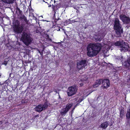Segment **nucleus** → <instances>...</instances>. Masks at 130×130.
<instances>
[{"label": "nucleus", "mask_w": 130, "mask_h": 130, "mask_svg": "<svg viewBox=\"0 0 130 130\" xmlns=\"http://www.w3.org/2000/svg\"><path fill=\"white\" fill-rule=\"evenodd\" d=\"M102 45L100 43H90L87 47V54L90 57L95 56L101 50Z\"/></svg>", "instance_id": "nucleus-1"}, {"label": "nucleus", "mask_w": 130, "mask_h": 130, "mask_svg": "<svg viewBox=\"0 0 130 130\" xmlns=\"http://www.w3.org/2000/svg\"><path fill=\"white\" fill-rule=\"evenodd\" d=\"M19 37L26 45L30 44L33 40L31 34L26 31H23Z\"/></svg>", "instance_id": "nucleus-2"}, {"label": "nucleus", "mask_w": 130, "mask_h": 130, "mask_svg": "<svg viewBox=\"0 0 130 130\" xmlns=\"http://www.w3.org/2000/svg\"><path fill=\"white\" fill-rule=\"evenodd\" d=\"M113 27L117 35V37H121V34L123 32V29L122 28V25L120 24V21L119 19L117 18L115 19Z\"/></svg>", "instance_id": "nucleus-3"}, {"label": "nucleus", "mask_w": 130, "mask_h": 130, "mask_svg": "<svg viewBox=\"0 0 130 130\" xmlns=\"http://www.w3.org/2000/svg\"><path fill=\"white\" fill-rule=\"evenodd\" d=\"M113 45L120 47L121 48L120 50L121 52H125L127 51H129V47L128 44L125 43L122 40L117 41L116 42L113 43Z\"/></svg>", "instance_id": "nucleus-4"}, {"label": "nucleus", "mask_w": 130, "mask_h": 130, "mask_svg": "<svg viewBox=\"0 0 130 130\" xmlns=\"http://www.w3.org/2000/svg\"><path fill=\"white\" fill-rule=\"evenodd\" d=\"M73 104H68L65 108H63L60 110V113L61 115L62 116H65L67 112L72 106Z\"/></svg>", "instance_id": "nucleus-5"}, {"label": "nucleus", "mask_w": 130, "mask_h": 130, "mask_svg": "<svg viewBox=\"0 0 130 130\" xmlns=\"http://www.w3.org/2000/svg\"><path fill=\"white\" fill-rule=\"evenodd\" d=\"M77 88L76 86H71L68 88L67 94L68 96H71L75 94L77 92Z\"/></svg>", "instance_id": "nucleus-6"}, {"label": "nucleus", "mask_w": 130, "mask_h": 130, "mask_svg": "<svg viewBox=\"0 0 130 130\" xmlns=\"http://www.w3.org/2000/svg\"><path fill=\"white\" fill-rule=\"evenodd\" d=\"M77 68L79 69H83L87 65V61L85 60H82L77 62Z\"/></svg>", "instance_id": "nucleus-7"}, {"label": "nucleus", "mask_w": 130, "mask_h": 130, "mask_svg": "<svg viewBox=\"0 0 130 130\" xmlns=\"http://www.w3.org/2000/svg\"><path fill=\"white\" fill-rule=\"evenodd\" d=\"M120 19L124 24H127L130 22V19L129 17L126 16L125 15L121 14L119 16Z\"/></svg>", "instance_id": "nucleus-8"}, {"label": "nucleus", "mask_w": 130, "mask_h": 130, "mask_svg": "<svg viewBox=\"0 0 130 130\" xmlns=\"http://www.w3.org/2000/svg\"><path fill=\"white\" fill-rule=\"evenodd\" d=\"M23 30V28L19 26H16L14 28V31L15 33L17 34L19 37L20 35L22 34Z\"/></svg>", "instance_id": "nucleus-9"}, {"label": "nucleus", "mask_w": 130, "mask_h": 130, "mask_svg": "<svg viewBox=\"0 0 130 130\" xmlns=\"http://www.w3.org/2000/svg\"><path fill=\"white\" fill-rule=\"evenodd\" d=\"M102 87L104 88H107L109 86V82L108 79H104L102 80Z\"/></svg>", "instance_id": "nucleus-10"}, {"label": "nucleus", "mask_w": 130, "mask_h": 130, "mask_svg": "<svg viewBox=\"0 0 130 130\" xmlns=\"http://www.w3.org/2000/svg\"><path fill=\"white\" fill-rule=\"evenodd\" d=\"M88 78L87 77H85L82 78L79 81V83L80 86H83L84 83L87 82Z\"/></svg>", "instance_id": "nucleus-11"}, {"label": "nucleus", "mask_w": 130, "mask_h": 130, "mask_svg": "<svg viewBox=\"0 0 130 130\" xmlns=\"http://www.w3.org/2000/svg\"><path fill=\"white\" fill-rule=\"evenodd\" d=\"M122 64L126 67L128 68L130 66V57H129L126 61L122 62Z\"/></svg>", "instance_id": "nucleus-12"}, {"label": "nucleus", "mask_w": 130, "mask_h": 130, "mask_svg": "<svg viewBox=\"0 0 130 130\" xmlns=\"http://www.w3.org/2000/svg\"><path fill=\"white\" fill-rule=\"evenodd\" d=\"M102 82V79L96 80L94 84L93 85V87L94 88L98 87L99 85L101 84Z\"/></svg>", "instance_id": "nucleus-13"}, {"label": "nucleus", "mask_w": 130, "mask_h": 130, "mask_svg": "<svg viewBox=\"0 0 130 130\" xmlns=\"http://www.w3.org/2000/svg\"><path fill=\"white\" fill-rule=\"evenodd\" d=\"M35 110L38 112H40L43 111L41 104L37 106L35 108Z\"/></svg>", "instance_id": "nucleus-14"}, {"label": "nucleus", "mask_w": 130, "mask_h": 130, "mask_svg": "<svg viewBox=\"0 0 130 130\" xmlns=\"http://www.w3.org/2000/svg\"><path fill=\"white\" fill-rule=\"evenodd\" d=\"M109 122L108 121H105L101 125V126L102 128L105 129L109 125Z\"/></svg>", "instance_id": "nucleus-15"}, {"label": "nucleus", "mask_w": 130, "mask_h": 130, "mask_svg": "<svg viewBox=\"0 0 130 130\" xmlns=\"http://www.w3.org/2000/svg\"><path fill=\"white\" fill-rule=\"evenodd\" d=\"M18 18L21 20H23L26 23L28 22L26 17L23 14L19 16Z\"/></svg>", "instance_id": "nucleus-16"}, {"label": "nucleus", "mask_w": 130, "mask_h": 130, "mask_svg": "<svg viewBox=\"0 0 130 130\" xmlns=\"http://www.w3.org/2000/svg\"><path fill=\"white\" fill-rule=\"evenodd\" d=\"M3 2L7 4H12L14 2L15 0H1Z\"/></svg>", "instance_id": "nucleus-17"}, {"label": "nucleus", "mask_w": 130, "mask_h": 130, "mask_svg": "<svg viewBox=\"0 0 130 130\" xmlns=\"http://www.w3.org/2000/svg\"><path fill=\"white\" fill-rule=\"evenodd\" d=\"M94 38L96 41H101L103 38V37L101 36L100 35L95 36Z\"/></svg>", "instance_id": "nucleus-18"}, {"label": "nucleus", "mask_w": 130, "mask_h": 130, "mask_svg": "<svg viewBox=\"0 0 130 130\" xmlns=\"http://www.w3.org/2000/svg\"><path fill=\"white\" fill-rule=\"evenodd\" d=\"M42 106V110H45L47 108L48 105L47 102H45L43 104H41Z\"/></svg>", "instance_id": "nucleus-19"}, {"label": "nucleus", "mask_w": 130, "mask_h": 130, "mask_svg": "<svg viewBox=\"0 0 130 130\" xmlns=\"http://www.w3.org/2000/svg\"><path fill=\"white\" fill-rule=\"evenodd\" d=\"M126 116L127 119L130 118V106L127 110Z\"/></svg>", "instance_id": "nucleus-20"}, {"label": "nucleus", "mask_w": 130, "mask_h": 130, "mask_svg": "<svg viewBox=\"0 0 130 130\" xmlns=\"http://www.w3.org/2000/svg\"><path fill=\"white\" fill-rule=\"evenodd\" d=\"M124 110L122 109H121L120 110V117L121 118V119L122 118V117L124 115Z\"/></svg>", "instance_id": "nucleus-21"}, {"label": "nucleus", "mask_w": 130, "mask_h": 130, "mask_svg": "<svg viewBox=\"0 0 130 130\" xmlns=\"http://www.w3.org/2000/svg\"><path fill=\"white\" fill-rule=\"evenodd\" d=\"M126 126H129L130 125V122L129 120L128 119L127 121H126Z\"/></svg>", "instance_id": "nucleus-22"}, {"label": "nucleus", "mask_w": 130, "mask_h": 130, "mask_svg": "<svg viewBox=\"0 0 130 130\" xmlns=\"http://www.w3.org/2000/svg\"><path fill=\"white\" fill-rule=\"evenodd\" d=\"M18 17H19V16L23 14L22 11H20L18 12Z\"/></svg>", "instance_id": "nucleus-23"}, {"label": "nucleus", "mask_w": 130, "mask_h": 130, "mask_svg": "<svg viewBox=\"0 0 130 130\" xmlns=\"http://www.w3.org/2000/svg\"><path fill=\"white\" fill-rule=\"evenodd\" d=\"M8 62L7 61H4L3 62L2 64H5V66H6L7 63Z\"/></svg>", "instance_id": "nucleus-24"}, {"label": "nucleus", "mask_w": 130, "mask_h": 130, "mask_svg": "<svg viewBox=\"0 0 130 130\" xmlns=\"http://www.w3.org/2000/svg\"><path fill=\"white\" fill-rule=\"evenodd\" d=\"M16 10L17 12L18 11V12L20 11H21L20 9H19L18 7L17 8Z\"/></svg>", "instance_id": "nucleus-25"}, {"label": "nucleus", "mask_w": 130, "mask_h": 130, "mask_svg": "<svg viewBox=\"0 0 130 130\" xmlns=\"http://www.w3.org/2000/svg\"><path fill=\"white\" fill-rule=\"evenodd\" d=\"M54 17L55 18V20H56V21H57L59 19L58 18V17L57 18H56L55 16V14L54 15Z\"/></svg>", "instance_id": "nucleus-26"}, {"label": "nucleus", "mask_w": 130, "mask_h": 130, "mask_svg": "<svg viewBox=\"0 0 130 130\" xmlns=\"http://www.w3.org/2000/svg\"><path fill=\"white\" fill-rule=\"evenodd\" d=\"M75 108H73V110H72V112H71V114H72V113L73 112V110Z\"/></svg>", "instance_id": "nucleus-27"}, {"label": "nucleus", "mask_w": 130, "mask_h": 130, "mask_svg": "<svg viewBox=\"0 0 130 130\" xmlns=\"http://www.w3.org/2000/svg\"><path fill=\"white\" fill-rule=\"evenodd\" d=\"M77 10L76 11V12L77 13H79V11L77 9Z\"/></svg>", "instance_id": "nucleus-28"}, {"label": "nucleus", "mask_w": 130, "mask_h": 130, "mask_svg": "<svg viewBox=\"0 0 130 130\" xmlns=\"http://www.w3.org/2000/svg\"><path fill=\"white\" fill-rule=\"evenodd\" d=\"M54 91L55 92H56L57 93V90H54Z\"/></svg>", "instance_id": "nucleus-29"}, {"label": "nucleus", "mask_w": 130, "mask_h": 130, "mask_svg": "<svg viewBox=\"0 0 130 130\" xmlns=\"http://www.w3.org/2000/svg\"><path fill=\"white\" fill-rule=\"evenodd\" d=\"M43 52L40 53V54L41 55H43Z\"/></svg>", "instance_id": "nucleus-30"}, {"label": "nucleus", "mask_w": 130, "mask_h": 130, "mask_svg": "<svg viewBox=\"0 0 130 130\" xmlns=\"http://www.w3.org/2000/svg\"><path fill=\"white\" fill-rule=\"evenodd\" d=\"M60 28H59L58 29V30H57V31H60Z\"/></svg>", "instance_id": "nucleus-31"}, {"label": "nucleus", "mask_w": 130, "mask_h": 130, "mask_svg": "<svg viewBox=\"0 0 130 130\" xmlns=\"http://www.w3.org/2000/svg\"><path fill=\"white\" fill-rule=\"evenodd\" d=\"M1 13L0 12V17H1Z\"/></svg>", "instance_id": "nucleus-32"}, {"label": "nucleus", "mask_w": 130, "mask_h": 130, "mask_svg": "<svg viewBox=\"0 0 130 130\" xmlns=\"http://www.w3.org/2000/svg\"><path fill=\"white\" fill-rule=\"evenodd\" d=\"M11 73H10V74H9L10 77V75H11Z\"/></svg>", "instance_id": "nucleus-33"}, {"label": "nucleus", "mask_w": 130, "mask_h": 130, "mask_svg": "<svg viewBox=\"0 0 130 130\" xmlns=\"http://www.w3.org/2000/svg\"><path fill=\"white\" fill-rule=\"evenodd\" d=\"M39 53H40L41 52H40L39 51Z\"/></svg>", "instance_id": "nucleus-34"}, {"label": "nucleus", "mask_w": 130, "mask_h": 130, "mask_svg": "<svg viewBox=\"0 0 130 130\" xmlns=\"http://www.w3.org/2000/svg\"><path fill=\"white\" fill-rule=\"evenodd\" d=\"M74 8L75 9H76V10H77V9L76 8H75V7H74Z\"/></svg>", "instance_id": "nucleus-35"}, {"label": "nucleus", "mask_w": 130, "mask_h": 130, "mask_svg": "<svg viewBox=\"0 0 130 130\" xmlns=\"http://www.w3.org/2000/svg\"><path fill=\"white\" fill-rule=\"evenodd\" d=\"M82 100L81 99V100H80V101L81 102L82 101Z\"/></svg>", "instance_id": "nucleus-36"}, {"label": "nucleus", "mask_w": 130, "mask_h": 130, "mask_svg": "<svg viewBox=\"0 0 130 130\" xmlns=\"http://www.w3.org/2000/svg\"><path fill=\"white\" fill-rule=\"evenodd\" d=\"M2 85V84H1V83H0V85Z\"/></svg>", "instance_id": "nucleus-37"}, {"label": "nucleus", "mask_w": 130, "mask_h": 130, "mask_svg": "<svg viewBox=\"0 0 130 130\" xmlns=\"http://www.w3.org/2000/svg\"><path fill=\"white\" fill-rule=\"evenodd\" d=\"M59 98H61L60 97V96H59Z\"/></svg>", "instance_id": "nucleus-38"}, {"label": "nucleus", "mask_w": 130, "mask_h": 130, "mask_svg": "<svg viewBox=\"0 0 130 130\" xmlns=\"http://www.w3.org/2000/svg\"><path fill=\"white\" fill-rule=\"evenodd\" d=\"M51 7V5H50V6H48V7Z\"/></svg>", "instance_id": "nucleus-39"}, {"label": "nucleus", "mask_w": 130, "mask_h": 130, "mask_svg": "<svg viewBox=\"0 0 130 130\" xmlns=\"http://www.w3.org/2000/svg\"><path fill=\"white\" fill-rule=\"evenodd\" d=\"M43 2H45L44 0H43Z\"/></svg>", "instance_id": "nucleus-40"}, {"label": "nucleus", "mask_w": 130, "mask_h": 130, "mask_svg": "<svg viewBox=\"0 0 130 130\" xmlns=\"http://www.w3.org/2000/svg\"><path fill=\"white\" fill-rule=\"evenodd\" d=\"M1 75L0 74V76H1Z\"/></svg>", "instance_id": "nucleus-41"}, {"label": "nucleus", "mask_w": 130, "mask_h": 130, "mask_svg": "<svg viewBox=\"0 0 130 130\" xmlns=\"http://www.w3.org/2000/svg\"><path fill=\"white\" fill-rule=\"evenodd\" d=\"M44 49H43V50L42 51H44Z\"/></svg>", "instance_id": "nucleus-42"}]
</instances>
